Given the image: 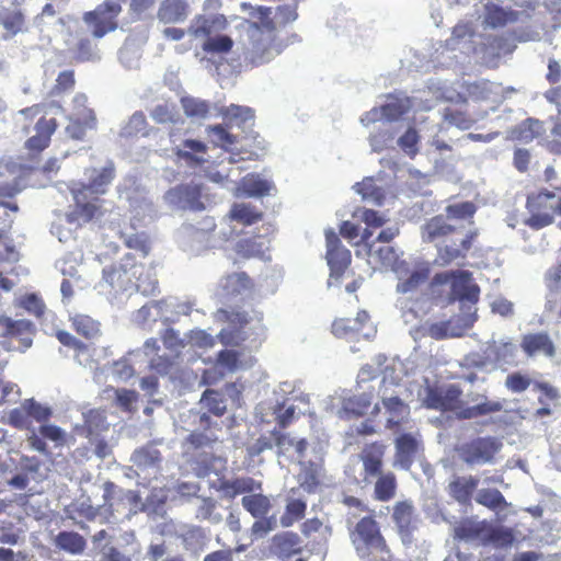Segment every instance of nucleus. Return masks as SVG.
<instances>
[{"mask_svg":"<svg viewBox=\"0 0 561 561\" xmlns=\"http://www.w3.org/2000/svg\"><path fill=\"white\" fill-rule=\"evenodd\" d=\"M226 24L227 20L221 14L198 16L190 26L188 32L195 37L210 35L214 32L224 30Z\"/></svg>","mask_w":561,"mask_h":561,"instance_id":"34","label":"nucleus"},{"mask_svg":"<svg viewBox=\"0 0 561 561\" xmlns=\"http://www.w3.org/2000/svg\"><path fill=\"white\" fill-rule=\"evenodd\" d=\"M432 264L427 261H414L403 267L402 280H426L430 277Z\"/></svg>","mask_w":561,"mask_h":561,"instance_id":"55","label":"nucleus"},{"mask_svg":"<svg viewBox=\"0 0 561 561\" xmlns=\"http://www.w3.org/2000/svg\"><path fill=\"white\" fill-rule=\"evenodd\" d=\"M387 445L381 440L365 444L357 458L362 463L359 478L355 470L347 467L345 473L357 483L369 485L374 483V500L378 502H390L397 495L398 480L392 471H383Z\"/></svg>","mask_w":561,"mask_h":561,"instance_id":"1","label":"nucleus"},{"mask_svg":"<svg viewBox=\"0 0 561 561\" xmlns=\"http://www.w3.org/2000/svg\"><path fill=\"white\" fill-rule=\"evenodd\" d=\"M522 351L527 357L543 356L553 358L557 355V346L550 334L546 331L530 332L522 336Z\"/></svg>","mask_w":561,"mask_h":561,"instance_id":"17","label":"nucleus"},{"mask_svg":"<svg viewBox=\"0 0 561 561\" xmlns=\"http://www.w3.org/2000/svg\"><path fill=\"white\" fill-rule=\"evenodd\" d=\"M230 217L233 220L241 222L243 225H252L261 218V213H259L250 204L240 203L234 204L231 207Z\"/></svg>","mask_w":561,"mask_h":561,"instance_id":"52","label":"nucleus"},{"mask_svg":"<svg viewBox=\"0 0 561 561\" xmlns=\"http://www.w3.org/2000/svg\"><path fill=\"white\" fill-rule=\"evenodd\" d=\"M0 24L9 32L16 34L24 24V15L16 8L4 10L0 12Z\"/></svg>","mask_w":561,"mask_h":561,"instance_id":"59","label":"nucleus"},{"mask_svg":"<svg viewBox=\"0 0 561 561\" xmlns=\"http://www.w3.org/2000/svg\"><path fill=\"white\" fill-rule=\"evenodd\" d=\"M271 436L274 439V444L277 447V455L284 456L289 450L290 447H294L298 457H305V454L308 448V440L306 438H300L295 440L287 433H284V430L274 428L271 431Z\"/></svg>","mask_w":561,"mask_h":561,"instance_id":"33","label":"nucleus"},{"mask_svg":"<svg viewBox=\"0 0 561 561\" xmlns=\"http://www.w3.org/2000/svg\"><path fill=\"white\" fill-rule=\"evenodd\" d=\"M501 440L493 436L476 437L458 447L460 459L468 466L493 463L502 449Z\"/></svg>","mask_w":561,"mask_h":561,"instance_id":"7","label":"nucleus"},{"mask_svg":"<svg viewBox=\"0 0 561 561\" xmlns=\"http://www.w3.org/2000/svg\"><path fill=\"white\" fill-rule=\"evenodd\" d=\"M393 139L394 133L392 130V125L381 123L378 130L370 135L369 145L373 151L380 152L383 149L390 147L393 142Z\"/></svg>","mask_w":561,"mask_h":561,"instance_id":"47","label":"nucleus"},{"mask_svg":"<svg viewBox=\"0 0 561 561\" xmlns=\"http://www.w3.org/2000/svg\"><path fill=\"white\" fill-rule=\"evenodd\" d=\"M353 190L359 194L364 202L380 206L385 199V192L375 184L373 178H366L362 182L353 185Z\"/></svg>","mask_w":561,"mask_h":561,"instance_id":"37","label":"nucleus"},{"mask_svg":"<svg viewBox=\"0 0 561 561\" xmlns=\"http://www.w3.org/2000/svg\"><path fill=\"white\" fill-rule=\"evenodd\" d=\"M369 257L370 260L379 261L382 266L394 272L399 280H402L403 267L407 265V262L399 260V254L393 247L386 244L376 249L371 244L369 247Z\"/></svg>","mask_w":561,"mask_h":561,"instance_id":"23","label":"nucleus"},{"mask_svg":"<svg viewBox=\"0 0 561 561\" xmlns=\"http://www.w3.org/2000/svg\"><path fill=\"white\" fill-rule=\"evenodd\" d=\"M249 46L247 47L245 59L253 66H261L270 62L285 48V44L277 37L275 27L270 23L259 26L249 23L247 26Z\"/></svg>","mask_w":561,"mask_h":561,"instance_id":"2","label":"nucleus"},{"mask_svg":"<svg viewBox=\"0 0 561 561\" xmlns=\"http://www.w3.org/2000/svg\"><path fill=\"white\" fill-rule=\"evenodd\" d=\"M427 290L428 299L443 308L455 302L474 306L480 297L477 283H428Z\"/></svg>","mask_w":561,"mask_h":561,"instance_id":"4","label":"nucleus"},{"mask_svg":"<svg viewBox=\"0 0 561 561\" xmlns=\"http://www.w3.org/2000/svg\"><path fill=\"white\" fill-rule=\"evenodd\" d=\"M121 10V4L116 0H106L93 11L85 12L83 22L87 32L91 33L94 38H102L108 32L115 31L117 24L114 22V18Z\"/></svg>","mask_w":561,"mask_h":561,"instance_id":"9","label":"nucleus"},{"mask_svg":"<svg viewBox=\"0 0 561 561\" xmlns=\"http://www.w3.org/2000/svg\"><path fill=\"white\" fill-rule=\"evenodd\" d=\"M88 98L85 94L78 93L72 100L73 110L70 117H76L90 128H96V117L94 112L87 106Z\"/></svg>","mask_w":561,"mask_h":561,"instance_id":"41","label":"nucleus"},{"mask_svg":"<svg viewBox=\"0 0 561 561\" xmlns=\"http://www.w3.org/2000/svg\"><path fill=\"white\" fill-rule=\"evenodd\" d=\"M241 188L247 196L259 197L268 194L272 184L259 175L251 174L242 180Z\"/></svg>","mask_w":561,"mask_h":561,"instance_id":"46","label":"nucleus"},{"mask_svg":"<svg viewBox=\"0 0 561 561\" xmlns=\"http://www.w3.org/2000/svg\"><path fill=\"white\" fill-rule=\"evenodd\" d=\"M214 228L215 224L211 220L207 221L206 228L202 229L191 225L183 226L179 231V238L185 250L199 253L204 249L214 247L210 242V233Z\"/></svg>","mask_w":561,"mask_h":561,"instance_id":"18","label":"nucleus"},{"mask_svg":"<svg viewBox=\"0 0 561 561\" xmlns=\"http://www.w3.org/2000/svg\"><path fill=\"white\" fill-rule=\"evenodd\" d=\"M456 224L448 221L444 215H438L431 218L422 227V239L425 242H434L437 240H445L449 237L450 232H457Z\"/></svg>","mask_w":561,"mask_h":561,"instance_id":"25","label":"nucleus"},{"mask_svg":"<svg viewBox=\"0 0 561 561\" xmlns=\"http://www.w3.org/2000/svg\"><path fill=\"white\" fill-rule=\"evenodd\" d=\"M218 440V437L213 433H203L193 431L191 432L185 442L190 445L193 449H202L207 447H213V445Z\"/></svg>","mask_w":561,"mask_h":561,"instance_id":"62","label":"nucleus"},{"mask_svg":"<svg viewBox=\"0 0 561 561\" xmlns=\"http://www.w3.org/2000/svg\"><path fill=\"white\" fill-rule=\"evenodd\" d=\"M69 188L76 203V210L69 215V220L71 221L77 217L79 224L89 222L95 217L99 207L95 203L89 201L88 193L83 188L77 186H70Z\"/></svg>","mask_w":561,"mask_h":561,"instance_id":"24","label":"nucleus"},{"mask_svg":"<svg viewBox=\"0 0 561 561\" xmlns=\"http://www.w3.org/2000/svg\"><path fill=\"white\" fill-rule=\"evenodd\" d=\"M205 41L202 44L204 51L210 54H226L231 50L233 41L228 35H205Z\"/></svg>","mask_w":561,"mask_h":561,"instance_id":"50","label":"nucleus"},{"mask_svg":"<svg viewBox=\"0 0 561 561\" xmlns=\"http://www.w3.org/2000/svg\"><path fill=\"white\" fill-rule=\"evenodd\" d=\"M23 410L27 416H32L37 422H46L51 416L49 408L42 405L34 399H28L23 403Z\"/></svg>","mask_w":561,"mask_h":561,"instance_id":"64","label":"nucleus"},{"mask_svg":"<svg viewBox=\"0 0 561 561\" xmlns=\"http://www.w3.org/2000/svg\"><path fill=\"white\" fill-rule=\"evenodd\" d=\"M202 190L199 184L193 182L176 185L164 193L163 199L171 209L203 210Z\"/></svg>","mask_w":561,"mask_h":561,"instance_id":"12","label":"nucleus"},{"mask_svg":"<svg viewBox=\"0 0 561 561\" xmlns=\"http://www.w3.org/2000/svg\"><path fill=\"white\" fill-rule=\"evenodd\" d=\"M373 403V394L371 393H360L353 396L348 399H346L343 403V411L348 416H364L369 409L371 408Z\"/></svg>","mask_w":561,"mask_h":561,"instance_id":"38","label":"nucleus"},{"mask_svg":"<svg viewBox=\"0 0 561 561\" xmlns=\"http://www.w3.org/2000/svg\"><path fill=\"white\" fill-rule=\"evenodd\" d=\"M181 104L187 117L205 118L209 113V104L201 99L184 96Z\"/></svg>","mask_w":561,"mask_h":561,"instance_id":"54","label":"nucleus"},{"mask_svg":"<svg viewBox=\"0 0 561 561\" xmlns=\"http://www.w3.org/2000/svg\"><path fill=\"white\" fill-rule=\"evenodd\" d=\"M474 211L476 207L472 203L463 202L447 206L445 218H448V221L454 224H463L465 220L472 217Z\"/></svg>","mask_w":561,"mask_h":561,"instance_id":"53","label":"nucleus"},{"mask_svg":"<svg viewBox=\"0 0 561 561\" xmlns=\"http://www.w3.org/2000/svg\"><path fill=\"white\" fill-rule=\"evenodd\" d=\"M140 266H136L131 259L126 257L125 262L114 263L103 268L104 280H131L139 279L141 274Z\"/></svg>","mask_w":561,"mask_h":561,"instance_id":"31","label":"nucleus"},{"mask_svg":"<svg viewBox=\"0 0 561 561\" xmlns=\"http://www.w3.org/2000/svg\"><path fill=\"white\" fill-rule=\"evenodd\" d=\"M476 501L492 511L505 510L508 506L506 499L497 489L485 488L479 490Z\"/></svg>","mask_w":561,"mask_h":561,"instance_id":"42","label":"nucleus"},{"mask_svg":"<svg viewBox=\"0 0 561 561\" xmlns=\"http://www.w3.org/2000/svg\"><path fill=\"white\" fill-rule=\"evenodd\" d=\"M131 460L139 469L157 468L161 462V454L152 446H144L134 451Z\"/></svg>","mask_w":561,"mask_h":561,"instance_id":"39","label":"nucleus"},{"mask_svg":"<svg viewBox=\"0 0 561 561\" xmlns=\"http://www.w3.org/2000/svg\"><path fill=\"white\" fill-rule=\"evenodd\" d=\"M116 170L112 160H107L101 168H87L84 170V183H73L71 186L83 188L84 192L103 195L115 179Z\"/></svg>","mask_w":561,"mask_h":561,"instance_id":"13","label":"nucleus"},{"mask_svg":"<svg viewBox=\"0 0 561 561\" xmlns=\"http://www.w3.org/2000/svg\"><path fill=\"white\" fill-rule=\"evenodd\" d=\"M75 331L85 339H93L100 333V323L85 314H76L71 318Z\"/></svg>","mask_w":561,"mask_h":561,"instance_id":"49","label":"nucleus"},{"mask_svg":"<svg viewBox=\"0 0 561 561\" xmlns=\"http://www.w3.org/2000/svg\"><path fill=\"white\" fill-rule=\"evenodd\" d=\"M325 241V257L330 267V277L339 279L351 263V252L341 245V241L334 232L327 233Z\"/></svg>","mask_w":561,"mask_h":561,"instance_id":"16","label":"nucleus"},{"mask_svg":"<svg viewBox=\"0 0 561 561\" xmlns=\"http://www.w3.org/2000/svg\"><path fill=\"white\" fill-rule=\"evenodd\" d=\"M391 520L402 543L411 545L413 534L419 527V517L413 502L411 500L396 502L391 508Z\"/></svg>","mask_w":561,"mask_h":561,"instance_id":"11","label":"nucleus"},{"mask_svg":"<svg viewBox=\"0 0 561 561\" xmlns=\"http://www.w3.org/2000/svg\"><path fill=\"white\" fill-rule=\"evenodd\" d=\"M420 136L416 129L408 126L402 135L397 139L399 148L409 157H414L419 152Z\"/></svg>","mask_w":561,"mask_h":561,"instance_id":"56","label":"nucleus"},{"mask_svg":"<svg viewBox=\"0 0 561 561\" xmlns=\"http://www.w3.org/2000/svg\"><path fill=\"white\" fill-rule=\"evenodd\" d=\"M242 507L254 518L266 516L272 510V502L267 495L252 492L241 499Z\"/></svg>","mask_w":561,"mask_h":561,"instance_id":"35","label":"nucleus"},{"mask_svg":"<svg viewBox=\"0 0 561 561\" xmlns=\"http://www.w3.org/2000/svg\"><path fill=\"white\" fill-rule=\"evenodd\" d=\"M83 430L87 433V437L107 431L108 424L104 412L95 409L89 410L84 414Z\"/></svg>","mask_w":561,"mask_h":561,"instance_id":"45","label":"nucleus"},{"mask_svg":"<svg viewBox=\"0 0 561 561\" xmlns=\"http://www.w3.org/2000/svg\"><path fill=\"white\" fill-rule=\"evenodd\" d=\"M222 115L229 121H236L238 124H247L253 121V110L248 106L231 104L222 108Z\"/></svg>","mask_w":561,"mask_h":561,"instance_id":"60","label":"nucleus"},{"mask_svg":"<svg viewBox=\"0 0 561 561\" xmlns=\"http://www.w3.org/2000/svg\"><path fill=\"white\" fill-rule=\"evenodd\" d=\"M19 306L37 318L44 316L46 308L43 299L34 293L22 296L19 300Z\"/></svg>","mask_w":561,"mask_h":561,"instance_id":"61","label":"nucleus"},{"mask_svg":"<svg viewBox=\"0 0 561 561\" xmlns=\"http://www.w3.org/2000/svg\"><path fill=\"white\" fill-rule=\"evenodd\" d=\"M457 232H450L449 237L443 241V245L437 248L435 265L445 266L453 261L465 257L470 250L472 241L477 233L467 229L465 224H456Z\"/></svg>","mask_w":561,"mask_h":561,"instance_id":"8","label":"nucleus"},{"mask_svg":"<svg viewBox=\"0 0 561 561\" xmlns=\"http://www.w3.org/2000/svg\"><path fill=\"white\" fill-rule=\"evenodd\" d=\"M215 319L229 324V328L222 329L217 335L222 345L239 346L245 341L247 336L242 330L250 321L247 312L220 308L216 311Z\"/></svg>","mask_w":561,"mask_h":561,"instance_id":"10","label":"nucleus"},{"mask_svg":"<svg viewBox=\"0 0 561 561\" xmlns=\"http://www.w3.org/2000/svg\"><path fill=\"white\" fill-rule=\"evenodd\" d=\"M474 37L476 31L470 22L455 25L451 36L446 41V48L439 55V62L445 67L465 64L476 50Z\"/></svg>","mask_w":561,"mask_h":561,"instance_id":"3","label":"nucleus"},{"mask_svg":"<svg viewBox=\"0 0 561 561\" xmlns=\"http://www.w3.org/2000/svg\"><path fill=\"white\" fill-rule=\"evenodd\" d=\"M207 146L205 142L197 139H185L174 148L178 158L186 161L191 167L201 165L206 161L205 158L198 153H205Z\"/></svg>","mask_w":561,"mask_h":561,"instance_id":"30","label":"nucleus"},{"mask_svg":"<svg viewBox=\"0 0 561 561\" xmlns=\"http://www.w3.org/2000/svg\"><path fill=\"white\" fill-rule=\"evenodd\" d=\"M77 58L81 61H99L101 54L96 44L89 37L79 36L77 43Z\"/></svg>","mask_w":561,"mask_h":561,"instance_id":"58","label":"nucleus"},{"mask_svg":"<svg viewBox=\"0 0 561 561\" xmlns=\"http://www.w3.org/2000/svg\"><path fill=\"white\" fill-rule=\"evenodd\" d=\"M502 410H503L502 402L494 401V400H488L484 397V401H482L476 405L466 407V408L462 407L461 410L459 412H457V417L460 420H471V419H477L480 416H485L489 414L497 413V412H501Z\"/></svg>","mask_w":561,"mask_h":561,"instance_id":"36","label":"nucleus"},{"mask_svg":"<svg viewBox=\"0 0 561 561\" xmlns=\"http://www.w3.org/2000/svg\"><path fill=\"white\" fill-rule=\"evenodd\" d=\"M140 48L134 39H126L118 51L122 66L128 70L138 69L140 66Z\"/></svg>","mask_w":561,"mask_h":561,"instance_id":"43","label":"nucleus"},{"mask_svg":"<svg viewBox=\"0 0 561 561\" xmlns=\"http://www.w3.org/2000/svg\"><path fill=\"white\" fill-rule=\"evenodd\" d=\"M355 533L366 548L375 550L382 556H391V551L380 531V527L373 516L362 517L355 526Z\"/></svg>","mask_w":561,"mask_h":561,"instance_id":"14","label":"nucleus"},{"mask_svg":"<svg viewBox=\"0 0 561 561\" xmlns=\"http://www.w3.org/2000/svg\"><path fill=\"white\" fill-rule=\"evenodd\" d=\"M150 117L157 124H176L181 121V115L174 104L161 103L153 106L150 111Z\"/></svg>","mask_w":561,"mask_h":561,"instance_id":"48","label":"nucleus"},{"mask_svg":"<svg viewBox=\"0 0 561 561\" xmlns=\"http://www.w3.org/2000/svg\"><path fill=\"white\" fill-rule=\"evenodd\" d=\"M461 91H458L447 84L446 81L431 80L430 91L433 92L437 101H447L454 103L466 102L468 98L476 101L488 100L492 92V83L486 80L465 81L460 84Z\"/></svg>","mask_w":561,"mask_h":561,"instance_id":"5","label":"nucleus"},{"mask_svg":"<svg viewBox=\"0 0 561 561\" xmlns=\"http://www.w3.org/2000/svg\"><path fill=\"white\" fill-rule=\"evenodd\" d=\"M519 15L520 12L518 11L502 7L497 3L488 2L484 4V10L481 16L483 19V24L486 27L496 28L518 21Z\"/></svg>","mask_w":561,"mask_h":561,"instance_id":"22","label":"nucleus"},{"mask_svg":"<svg viewBox=\"0 0 561 561\" xmlns=\"http://www.w3.org/2000/svg\"><path fill=\"white\" fill-rule=\"evenodd\" d=\"M415 98L404 95L390 96L386 104L380 107V116L385 118L381 123L390 124L399 119L409 110L416 107Z\"/></svg>","mask_w":561,"mask_h":561,"instance_id":"27","label":"nucleus"},{"mask_svg":"<svg viewBox=\"0 0 561 561\" xmlns=\"http://www.w3.org/2000/svg\"><path fill=\"white\" fill-rule=\"evenodd\" d=\"M56 127L57 123L55 118L42 117L35 125V135L26 140L25 147L30 151L35 152L44 150L48 146L50 137L55 133Z\"/></svg>","mask_w":561,"mask_h":561,"instance_id":"26","label":"nucleus"},{"mask_svg":"<svg viewBox=\"0 0 561 561\" xmlns=\"http://www.w3.org/2000/svg\"><path fill=\"white\" fill-rule=\"evenodd\" d=\"M262 483L251 477H239L232 480H225L220 483V491L226 497L233 499L239 494H251L261 491Z\"/></svg>","mask_w":561,"mask_h":561,"instance_id":"29","label":"nucleus"},{"mask_svg":"<svg viewBox=\"0 0 561 561\" xmlns=\"http://www.w3.org/2000/svg\"><path fill=\"white\" fill-rule=\"evenodd\" d=\"M396 462L404 470L413 465L420 449V442L411 434L403 433L396 440Z\"/></svg>","mask_w":561,"mask_h":561,"instance_id":"21","label":"nucleus"},{"mask_svg":"<svg viewBox=\"0 0 561 561\" xmlns=\"http://www.w3.org/2000/svg\"><path fill=\"white\" fill-rule=\"evenodd\" d=\"M35 332V324L30 320H13L10 317L0 316V337L19 341L23 350L32 345Z\"/></svg>","mask_w":561,"mask_h":561,"instance_id":"15","label":"nucleus"},{"mask_svg":"<svg viewBox=\"0 0 561 561\" xmlns=\"http://www.w3.org/2000/svg\"><path fill=\"white\" fill-rule=\"evenodd\" d=\"M56 545L71 554H80L87 546L85 539L75 531H60L56 537Z\"/></svg>","mask_w":561,"mask_h":561,"instance_id":"40","label":"nucleus"},{"mask_svg":"<svg viewBox=\"0 0 561 561\" xmlns=\"http://www.w3.org/2000/svg\"><path fill=\"white\" fill-rule=\"evenodd\" d=\"M478 485L479 479L474 476H455L448 483L447 492L458 504L469 506Z\"/></svg>","mask_w":561,"mask_h":561,"instance_id":"20","label":"nucleus"},{"mask_svg":"<svg viewBox=\"0 0 561 561\" xmlns=\"http://www.w3.org/2000/svg\"><path fill=\"white\" fill-rule=\"evenodd\" d=\"M202 402L209 413L216 416H222L226 413L227 407L224 397L220 392L207 389L202 396Z\"/></svg>","mask_w":561,"mask_h":561,"instance_id":"57","label":"nucleus"},{"mask_svg":"<svg viewBox=\"0 0 561 561\" xmlns=\"http://www.w3.org/2000/svg\"><path fill=\"white\" fill-rule=\"evenodd\" d=\"M482 530L483 528L479 523L466 518L454 527V538L465 541L473 540L481 536Z\"/></svg>","mask_w":561,"mask_h":561,"instance_id":"51","label":"nucleus"},{"mask_svg":"<svg viewBox=\"0 0 561 561\" xmlns=\"http://www.w3.org/2000/svg\"><path fill=\"white\" fill-rule=\"evenodd\" d=\"M307 503L301 499L288 500L285 512L280 516V525L285 528L293 526L296 522L305 517Z\"/></svg>","mask_w":561,"mask_h":561,"instance_id":"44","label":"nucleus"},{"mask_svg":"<svg viewBox=\"0 0 561 561\" xmlns=\"http://www.w3.org/2000/svg\"><path fill=\"white\" fill-rule=\"evenodd\" d=\"M477 311L474 310L472 313L468 314L463 321L465 324H454L451 319L440 322L431 323L426 333L430 337L440 341L451 337H460L465 334L466 330L471 328L473 323L477 321Z\"/></svg>","mask_w":561,"mask_h":561,"instance_id":"19","label":"nucleus"},{"mask_svg":"<svg viewBox=\"0 0 561 561\" xmlns=\"http://www.w3.org/2000/svg\"><path fill=\"white\" fill-rule=\"evenodd\" d=\"M331 332L339 339H352L358 334L351 318L335 319L331 325Z\"/></svg>","mask_w":561,"mask_h":561,"instance_id":"63","label":"nucleus"},{"mask_svg":"<svg viewBox=\"0 0 561 561\" xmlns=\"http://www.w3.org/2000/svg\"><path fill=\"white\" fill-rule=\"evenodd\" d=\"M188 15V3L186 0H163L158 18L164 23H180Z\"/></svg>","mask_w":561,"mask_h":561,"instance_id":"32","label":"nucleus"},{"mask_svg":"<svg viewBox=\"0 0 561 561\" xmlns=\"http://www.w3.org/2000/svg\"><path fill=\"white\" fill-rule=\"evenodd\" d=\"M462 389L456 383L428 385L424 389L423 405L439 412H456L462 408Z\"/></svg>","mask_w":561,"mask_h":561,"instance_id":"6","label":"nucleus"},{"mask_svg":"<svg viewBox=\"0 0 561 561\" xmlns=\"http://www.w3.org/2000/svg\"><path fill=\"white\" fill-rule=\"evenodd\" d=\"M383 407L390 416L387 420L386 427L398 432L410 414V408L399 397H390L382 400Z\"/></svg>","mask_w":561,"mask_h":561,"instance_id":"28","label":"nucleus"}]
</instances>
